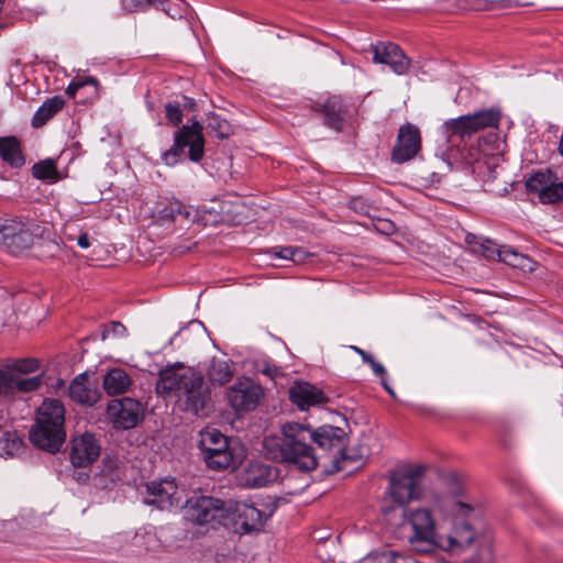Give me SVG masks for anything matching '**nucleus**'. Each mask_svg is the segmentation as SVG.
<instances>
[{
  "label": "nucleus",
  "mask_w": 563,
  "mask_h": 563,
  "mask_svg": "<svg viewBox=\"0 0 563 563\" xmlns=\"http://www.w3.org/2000/svg\"><path fill=\"white\" fill-rule=\"evenodd\" d=\"M312 441L309 426L287 422L280 427V435L265 438L264 449L272 460L286 463L301 472H310L318 466Z\"/></svg>",
  "instance_id": "nucleus-3"
},
{
  "label": "nucleus",
  "mask_w": 563,
  "mask_h": 563,
  "mask_svg": "<svg viewBox=\"0 0 563 563\" xmlns=\"http://www.w3.org/2000/svg\"><path fill=\"white\" fill-rule=\"evenodd\" d=\"M373 372L375 373V375H377L378 377H380L382 379V384L384 386V388L390 394L394 396V391L387 386L386 382H385V376H386V369L385 367L375 361V358L368 364Z\"/></svg>",
  "instance_id": "nucleus-43"
},
{
  "label": "nucleus",
  "mask_w": 563,
  "mask_h": 563,
  "mask_svg": "<svg viewBox=\"0 0 563 563\" xmlns=\"http://www.w3.org/2000/svg\"><path fill=\"white\" fill-rule=\"evenodd\" d=\"M421 132L417 125L412 123L401 125L391 151V161L404 164L413 159L421 151Z\"/></svg>",
  "instance_id": "nucleus-16"
},
{
  "label": "nucleus",
  "mask_w": 563,
  "mask_h": 563,
  "mask_svg": "<svg viewBox=\"0 0 563 563\" xmlns=\"http://www.w3.org/2000/svg\"><path fill=\"white\" fill-rule=\"evenodd\" d=\"M529 192L537 194L542 203L563 202V181L551 170H540L531 175L526 181Z\"/></svg>",
  "instance_id": "nucleus-13"
},
{
  "label": "nucleus",
  "mask_w": 563,
  "mask_h": 563,
  "mask_svg": "<svg viewBox=\"0 0 563 563\" xmlns=\"http://www.w3.org/2000/svg\"><path fill=\"white\" fill-rule=\"evenodd\" d=\"M86 85H93V86H96L97 85V80L95 78L89 77L86 80L71 81L69 84V86L67 87V89H66V93L70 98H75L77 91L79 89H81L82 87H85Z\"/></svg>",
  "instance_id": "nucleus-42"
},
{
  "label": "nucleus",
  "mask_w": 563,
  "mask_h": 563,
  "mask_svg": "<svg viewBox=\"0 0 563 563\" xmlns=\"http://www.w3.org/2000/svg\"><path fill=\"white\" fill-rule=\"evenodd\" d=\"M373 54L375 63L388 65L398 75H404L409 69L410 59L395 43L379 42L373 47Z\"/></svg>",
  "instance_id": "nucleus-17"
},
{
  "label": "nucleus",
  "mask_w": 563,
  "mask_h": 563,
  "mask_svg": "<svg viewBox=\"0 0 563 563\" xmlns=\"http://www.w3.org/2000/svg\"><path fill=\"white\" fill-rule=\"evenodd\" d=\"M318 112L323 115V123L336 131L342 129L345 118L346 104L342 97H329L318 109Z\"/></svg>",
  "instance_id": "nucleus-24"
},
{
  "label": "nucleus",
  "mask_w": 563,
  "mask_h": 563,
  "mask_svg": "<svg viewBox=\"0 0 563 563\" xmlns=\"http://www.w3.org/2000/svg\"><path fill=\"white\" fill-rule=\"evenodd\" d=\"M262 397L263 390L261 386L246 377L239 378L227 390V399L236 412L254 410Z\"/></svg>",
  "instance_id": "nucleus-14"
},
{
  "label": "nucleus",
  "mask_w": 563,
  "mask_h": 563,
  "mask_svg": "<svg viewBox=\"0 0 563 563\" xmlns=\"http://www.w3.org/2000/svg\"><path fill=\"white\" fill-rule=\"evenodd\" d=\"M77 244L81 247V249H88L90 246V241H89V236L87 233H82L78 236L77 239Z\"/></svg>",
  "instance_id": "nucleus-47"
},
{
  "label": "nucleus",
  "mask_w": 563,
  "mask_h": 563,
  "mask_svg": "<svg viewBox=\"0 0 563 563\" xmlns=\"http://www.w3.org/2000/svg\"><path fill=\"white\" fill-rule=\"evenodd\" d=\"M203 130H206L207 134L214 135L220 140L228 139L233 133L229 121L213 112L207 115Z\"/></svg>",
  "instance_id": "nucleus-30"
},
{
  "label": "nucleus",
  "mask_w": 563,
  "mask_h": 563,
  "mask_svg": "<svg viewBox=\"0 0 563 563\" xmlns=\"http://www.w3.org/2000/svg\"><path fill=\"white\" fill-rule=\"evenodd\" d=\"M481 251L486 258L499 261L501 254V245L499 246L490 240H485L483 243H481Z\"/></svg>",
  "instance_id": "nucleus-40"
},
{
  "label": "nucleus",
  "mask_w": 563,
  "mask_h": 563,
  "mask_svg": "<svg viewBox=\"0 0 563 563\" xmlns=\"http://www.w3.org/2000/svg\"><path fill=\"white\" fill-rule=\"evenodd\" d=\"M65 106L62 97L55 96L46 99L36 110L32 118V126L41 128L45 125L55 114H57Z\"/></svg>",
  "instance_id": "nucleus-26"
},
{
  "label": "nucleus",
  "mask_w": 563,
  "mask_h": 563,
  "mask_svg": "<svg viewBox=\"0 0 563 563\" xmlns=\"http://www.w3.org/2000/svg\"><path fill=\"white\" fill-rule=\"evenodd\" d=\"M32 174L35 178L55 183L58 179V173L53 159L41 161L32 167Z\"/></svg>",
  "instance_id": "nucleus-33"
},
{
  "label": "nucleus",
  "mask_w": 563,
  "mask_h": 563,
  "mask_svg": "<svg viewBox=\"0 0 563 563\" xmlns=\"http://www.w3.org/2000/svg\"><path fill=\"white\" fill-rule=\"evenodd\" d=\"M500 252L499 262H504L505 264L521 271H533L534 262L529 256L517 252L514 247L509 245H501Z\"/></svg>",
  "instance_id": "nucleus-29"
},
{
  "label": "nucleus",
  "mask_w": 563,
  "mask_h": 563,
  "mask_svg": "<svg viewBox=\"0 0 563 563\" xmlns=\"http://www.w3.org/2000/svg\"><path fill=\"white\" fill-rule=\"evenodd\" d=\"M232 364L222 358L213 357L208 366L207 376L212 385L222 386L229 383L233 377Z\"/></svg>",
  "instance_id": "nucleus-25"
},
{
  "label": "nucleus",
  "mask_w": 563,
  "mask_h": 563,
  "mask_svg": "<svg viewBox=\"0 0 563 563\" xmlns=\"http://www.w3.org/2000/svg\"><path fill=\"white\" fill-rule=\"evenodd\" d=\"M267 518L268 515L254 503L229 501L223 526L242 536L261 531Z\"/></svg>",
  "instance_id": "nucleus-9"
},
{
  "label": "nucleus",
  "mask_w": 563,
  "mask_h": 563,
  "mask_svg": "<svg viewBox=\"0 0 563 563\" xmlns=\"http://www.w3.org/2000/svg\"><path fill=\"white\" fill-rule=\"evenodd\" d=\"M188 147V157L198 163L205 154L203 125L198 121L179 128L174 133L173 145L162 153V161L167 166H174L184 161L185 148Z\"/></svg>",
  "instance_id": "nucleus-8"
},
{
  "label": "nucleus",
  "mask_w": 563,
  "mask_h": 563,
  "mask_svg": "<svg viewBox=\"0 0 563 563\" xmlns=\"http://www.w3.org/2000/svg\"><path fill=\"white\" fill-rule=\"evenodd\" d=\"M490 558L489 556H482V560H489Z\"/></svg>",
  "instance_id": "nucleus-51"
},
{
  "label": "nucleus",
  "mask_w": 563,
  "mask_h": 563,
  "mask_svg": "<svg viewBox=\"0 0 563 563\" xmlns=\"http://www.w3.org/2000/svg\"><path fill=\"white\" fill-rule=\"evenodd\" d=\"M437 496L432 501V511L449 523V532L438 533L435 520L428 508H404L402 523L411 527L412 534L408 538L411 549L421 554L441 550L450 555H461L476 541L477 532L473 525L474 507L460 494Z\"/></svg>",
  "instance_id": "nucleus-1"
},
{
  "label": "nucleus",
  "mask_w": 563,
  "mask_h": 563,
  "mask_svg": "<svg viewBox=\"0 0 563 563\" xmlns=\"http://www.w3.org/2000/svg\"><path fill=\"white\" fill-rule=\"evenodd\" d=\"M14 373L0 369V395L13 396Z\"/></svg>",
  "instance_id": "nucleus-37"
},
{
  "label": "nucleus",
  "mask_w": 563,
  "mask_h": 563,
  "mask_svg": "<svg viewBox=\"0 0 563 563\" xmlns=\"http://www.w3.org/2000/svg\"><path fill=\"white\" fill-rule=\"evenodd\" d=\"M143 406L132 398L113 399L108 404L107 415L117 429L134 428L143 418Z\"/></svg>",
  "instance_id": "nucleus-15"
},
{
  "label": "nucleus",
  "mask_w": 563,
  "mask_h": 563,
  "mask_svg": "<svg viewBox=\"0 0 563 563\" xmlns=\"http://www.w3.org/2000/svg\"><path fill=\"white\" fill-rule=\"evenodd\" d=\"M289 399L300 410L327 402L324 393L317 386L307 382H297L289 388Z\"/></svg>",
  "instance_id": "nucleus-19"
},
{
  "label": "nucleus",
  "mask_w": 563,
  "mask_h": 563,
  "mask_svg": "<svg viewBox=\"0 0 563 563\" xmlns=\"http://www.w3.org/2000/svg\"><path fill=\"white\" fill-rule=\"evenodd\" d=\"M184 489L179 488L174 478L152 481L145 485L143 501L159 510H172L181 507Z\"/></svg>",
  "instance_id": "nucleus-11"
},
{
  "label": "nucleus",
  "mask_w": 563,
  "mask_h": 563,
  "mask_svg": "<svg viewBox=\"0 0 563 563\" xmlns=\"http://www.w3.org/2000/svg\"><path fill=\"white\" fill-rule=\"evenodd\" d=\"M157 0H121L122 5L129 11L143 9L147 4L155 3Z\"/></svg>",
  "instance_id": "nucleus-44"
},
{
  "label": "nucleus",
  "mask_w": 563,
  "mask_h": 563,
  "mask_svg": "<svg viewBox=\"0 0 563 563\" xmlns=\"http://www.w3.org/2000/svg\"><path fill=\"white\" fill-rule=\"evenodd\" d=\"M198 448L207 466L214 471L235 468L244 459V449L240 442L229 439L217 429L202 430Z\"/></svg>",
  "instance_id": "nucleus-6"
},
{
  "label": "nucleus",
  "mask_w": 563,
  "mask_h": 563,
  "mask_svg": "<svg viewBox=\"0 0 563 563\" xmlns=\"http://www.w3.org/2000/svg\"><path fill=\"white\" fill-rule=\"evenodd\" d=\"M68 390L71 400L86 406H93L101 396L97 384L87 374L77 375Z\"/></svg>",
  "instance_id": "nucleus-20"
},
{
  "label": "nucleus",
  "mask_w": 563,
  "mask_h": 563,
  "mask_svg": "<svg viewBox=\"0 0 563 563\" xmlns=\"http://www.w3.org/2000/svg\"><path fill=\"white\" fill-rule=\"evenodd\" d=\"M165 112L167 120L173 125H178L183 120V110L180 109L179 104L168 102L165 106Z\"/></svg>",
  "instance_id": "nucleus-41"
},
{
  "label": "nucleus",
  "mask_w": 563,
  "mask_h": 563,
  "mask_svg": "<svg viewBox=\"0 0 563 563\" xmlns=\"http://www.w3.org/2000/svg\"><path fill=\"white\" fill-rule=\"evenodd\" d=\"M278 477L276 467L264 463H251L241 475V483L250 488H261Z\"/></svg>",
  "instance_id": "nucleus-21"
},
{
  "label": "nucleus",
  "mask_w": 563,
  "mask_h": 563,
  "mask_svg": "<svg viewBox=\"0 0 563 563\" xmlns=\"http://www.w3.org/2000/svg\"><path fill=\"white\" fill-rule=\"evenodd\" d=\"M65 409L57 399H46L37 409L35 424L30 431L31 442L47 452L55 453L66 439Z\"/></svg>",
  "instance_id": "nucleus-5"
},
{
  "label": "nucleus",
  "mask_w": 563,
  "mask_h": 563,
  "mask_svg": "<svg viewBox=\"0 0 563 563\" xmlns=\"http://www.w3.org/2000/svg\"><path fill=\"white\" fill-rule=\"evenodd\" d=\"M0 156L13 167H21L25 163L20 142L15 136L0 137Z\"/></svg>",
  "instance_id": "nucleus-27"
},
{
  "label": "nucleus",
  "mask_w": 563,
  "mask_h": 563,
  "mask_svg": "<svg viewBox=\"0 0 563 563\" xmlns=\"http://www.w3.org/2000/svg\"><path fill=\"white\" fill-rule=\"evenodd\" d=\"M391 511H393V508H386L385 509V515L388 516Z\"/></svg>",
  "instance_id": "nucleus-48"
},
{
  "label": "nucleus",
  "mask_w": 563,
  "mask_h": 563,
  "mask_svg": "<svg viewBox=\"0 0 563 563\" xmlns=\"http://www.w3.org/2000/svg\"><path fill=\"white\" fill-rule=\"evenodd\" d=\"M42 385V375L21 377L14 373L13 395L15 393H31L37 390Z\"/></svg>",
  "instance_id": "nucleus-34"
},
{
  "label": "nucleus",
  "mask_w": 563,
  "mask_h": 563,
  "mask_svg": "<svg viewBox=\"0 0 563 563\" xmlns=\"http://www.w3.org/2000/svg\"><path fill=\"white\" fill-rule=\"evenodd\" d=\"M427 467L422 464L408 465L393 471L389 475L386 496L398 507L407 508L423 495L422 479Z\"/></svg>",
  "instance_id": "nucleus-7"
},
{
  "label": "nucleus",
  "mask_w": 563,
  "mask_h": 563,
  "mask_svg": "<svg viewBox=\"0 0 563 563\" xmlns=\"http://www.w3.org/2000/svg\"><path fill=\"white\" fill-rule=\"evenodd\" d=\"M23 449V440L16 433L5 432L0 439V456L5 459L18 455Z\"/></svg>",
  "instance_id": "nucleus-31"
},
{
  "label": "nucleus",
  "mask_w": 563,
  "mask_h": 563,
  "mask_svg": "<svg viewBox=\"0 0 563 563\" xmlns=\"http://www.w3.org/2000/svg\"><path fill=\"white\" fill-rule=\"evenodd\" d=\"M156 391L162 396L176 393L184 399L186 410L196 416H206V409L211 401L210 388L203 376L194 368L183 365L161 371Z\"/></svg>",
  "instance_id": "nucleus-4"
},
{
  "label": "nucleus",
  "mask_w": 563,
  "mask_h": 563,
  "mask_svg": "<svg viewBox=\"0 0 563 563\" xmlns=\"http://www.w3.org/2000/svg\"><path fill=\"white\" fill-rule=\"evenodd\" d=\"M132 380L125 371L112 368L103 378V388L109 395H119L128 390Z\"/></svg>",
  "instance_id": "nucleus-28"
},
{
  "label": "nucleus",
  "mask_w": 563,
  "mask_h": 563,
  "mask_svg": "<svg viewBox=\"0 0 563 563\" xmlns=\"http://www.w3.org/2000/svg\"><path fill=\"white\" fill-rule=\"evenodd\" d=\"M100 454V445L90 433H84L71 440L70 460L76 467H87Z\"/></svg>",
  "instance_id": "nucleus-18"
},
{
  "label": "nucleus",
  "mask_w": 563,
  "mask_h": 563,
  "mask_svg": "<svg viewBox=\"0 0 563 563\" xmlns=\"http://www.w3.org/2000/svg\"><path fill=\"white\" fill-rule=\"evenodd\" d=\"M155 218L161 224L175 222L178 219L194 221L197 218V211L192 207L183 205L179 200H168L157 207Z\"/></svg>",
  "instance_id": "nucleus-23"
},
{
  "label": "nucleus",
  "mask_w": 563,
  "mask_h": 563,
  "mask_svg": "<svg viewBox=\"0 0 563 563\" xmlns=\"http://www.w3.org/2000/svg\"><path fill=\"white\" fill-rule=\"evenodd\" d=\"M271 253L283 260H290L296 264L302 263L306 258V252L301 247L297 246H275Z\"/></svg>",
  "instance_id": "nucleus-35"
},
{
  "label": "nucleus",
  "mask_w": 563,
  "mask_h": 563,
  "mask_svg": "<svg viewBox=\"0 0 563 563\" xmlns=\"http://www.w3.org/2000/svg\"><path fill=\"white\" fill-rule=\"evenodd\" d=\"M3 3H4V1L0 0V11L2 10Z\"/></svg>",
  "instance_id": "nucleus-49"
},
{
  "label": "nucleus",
  "mask_w": 563,
  "mask_h": 563,
  "mask_svg": "<svg viewBox=\"0 0 563 563\" xmlns=\"http://www.w3.org/2000/svg\"><path fill=\"white\" fill-rule=\"evenodd\" d=\"M125 334L126 328L119 321H112L104 327L101 338L102 340H106L110 336L122 338Z\"/></svg>",
  "instance_id": "nucleus-39"
},
{
  "label": "nucleus",
  "mask_w": 563,
  "mask_h": 563,
  "mask_svg": "<svg viewBox=\"0 0 563 563\" xmlns=\"http://www.w3.org/2000/svg\"><path fill=\"white\" fill-rule=\"evenodd\" d=\"M40 362L36 358L19 360L14 363L13 368L19 374H30L37 371Z\"/></svg>",
  "instance_id": "nucleus-38"
},
{
  "label": "nucleus",
  "mask_w": 563,
  "mask_h": 563,
  "mask_svg": "<svg viewBox=\"0 0 563 563\" xmlns=\"http://www.w3.org/2000/svg\"><path fill=\"white\" fill-rule=\"evenodd\" d=\"M7 27L5 24L0 23V29Z\"/></svg>",
  "instance_id": "nucleus-50"
},
{
  "label": "nucleus",
  "mask_w": 563,
  "mask_h": 563,
  "mask_svg": "<svg viewBox=\"0 0 563 563\" xmlns=\"http://www.w3.org/2000/svg\"><path fill=\"white\" fill-rule=\"evenodd\" d=\"M353 350H354L357 354H360V355H361V357H362V360H363L365 363H367V364H369V363L374 360L373 355H371L369 353H367L366 351H364V350H362V349H360V347H357V346H353Z\"/></svg>",
  "instance_id": "nucleus-46"
},
{
  "label": "nucleus",
  "mask_w": 563,
  "mask_h": 563,
  "mask_svg": "<svg viewBox=\"0 0 563 563\" xmlns=\"http://www.w3.org/2000/svg\"><path fill=\"white\" fill-rule=\"evenodd\" d=\"M311 434L312 443L323 451L342 453L345 448V433L341 428L322 426L317 430L311 429Z\"/></svg>",
  "instance_id": "nucleus-22"
},
{
  "label": "nucleus",
  "mask_w": 563,
  "mask_h": 563,
  "mask_svg": "<svg viewBox=\"0 0 563 563\" xmlns=\"http://www.w3.org/2000/svg\"><path fill=\"white\" fill-rule=\"evenodd\" d=\"M350 208L360 213L366 212V206L362 198H352L349 203Z\"/></svg>",
  "instance_id": "nucleus-45"
},
{
  "label": "nucleus",
  "mask_w": 563,
  "mask_h": 563,
  "mask_svg": "<svg viewBox=\"0 0 563 563\" xmlns=\"http://www.w3.org/2000/svg\"><path fill=\"white\" fill-rule=\"evenodd\" d=\"M157 8L174 20H180L188 12V4L184 0H157Z\"/></svg>",
  "instance_id": "nucleus-32"
},
{
  "label": "nucleus",
  "mask_w": 563,
  "mask_h": 563,
  "mask_svg": "<svg viewBox=\"0 0 563 563\" xmlns=\"http://www.w3.org/2000/svg\"><path fill=\"white\" fill-rule=\"evenodd\" d=\"M185 518L196 525L223 523L225 503L211 496H192L184 506Z\"/></svg>",
  "instance_id": "nucleus-12"
},
{
  "label": "nucleus",
  "mask_w": 563,
  "mask_h": 563,
  "mask_svg": "<svg viewBox=\"0 0 563 563\" xmlns=\"http://www.w3.org/2000/svg\"><path fill=\"white\" fill-rule=\"evenodd\" d=\"M499 121V112L493 109L445 121L442 129L449 143V159L456 164L471 166L475 172L482 158L493 155L486 147L487 142L498 141L494 133L484 139L476 137V134L485 128H496Z\"/></svg>",
  "instance_id": "nucleus-2"
},
{
  "label": "nucleus",
  "mask_w": 563,
  "mask_h": 563,
  "mask_svg": "<svg viewBox=\"0 0 563 563\" xmlns=\"http://www.w3.org/2000/svg\"><path fill=\"white\" fill-rule=\"evenodd\" d=\"M401 555L391 550L390 548H382L379 550L372 551L367 559L376 562V563H394L397 559H400Z\"/></svg>",
  "instance_id": "nucleus-36"
},
{
  "label": "nucleus",
  "mask_w": 563,
  "mask_h": 563,
  "mask_svg": "<svg viewBox=\"0 0 563 563\" xmlns=\"http://www.w3.org/2000/svg\"><path fill=\"white\" fill-rule=\"evenodd\" d=\"M40 227L34 221L18 217L0 221V244L14 255L30 249L38 235Z\"/></svg>",
  "instance_id": "nucleus-10"
}]
</instances>
